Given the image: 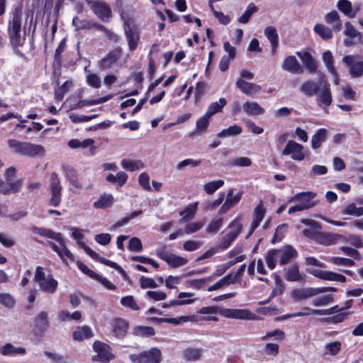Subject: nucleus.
<instances>
[{
    "label": "nucleus",
    "instance_id": "1",
    "mask_svg": "<svg viewBox=\"0 0 363 363\" xmlns=\"http://www.w3.org/2000/svg\"><path fill=\"white\" fill-rule=\"evenodd\" d=\"M31 230L35 234L56 240L58 242L57 245L52 241H48L47 245L50 247L63 261L66 259L70 261L74 260L73 254L66 247L65 238L60 233L55 232L48 228L36 226L32 227Z\"/></svg>",
    "mask_w": 363,
    "mask_h": 363
},
{
    "label": "nucleus",
    "instance_id": "2",
    "mask_svg": "<svg viewBox=\"0 0 363 363\" xmlns=\"http://www.w3.org/2000/svg\"><path fill=\"white\" fill-rule=\"evenodd\" d=\"M22 13L21 7H16L13 9L12 18L9 21L8 28L11 44L17 54L18 48L23 45L25 40L21 36Z\"/></svg>",
    "mask_w": 363,
    "mask_h": 363
},
{
    "label": "nucleus",
    "instance_id": "3",
    "mask_svg": "<svg viewBox=\"0 0 363 363\" xmlns=\"http://www.w3.org/2000/svg\"><path fill=\"white\" fill-rule=\"evenodd\" d=\"M9 147L16 154L29 157L42 156L45 154V148L41 145L21 142L16 139H9L7 142Z\"/></svg>",
    "mask_w": 363,
    "mask_h": 363
},
{
    "label": "nucleus",
    "instance_id": "4",
    "mask_svg": "<svg viewBox=\"0 0 363 363\" xmlns=\"http://www.w3.org/2000/svg\"><path fill=\"white\" fill-rule=\"evenodd\" d=\"M33 281L38 285L40 291L50 294H53L58 286V281L52 274H46L41 266L36 267Z\"/></svg>",
    "mask_w": 363,
    "mask_h": 363
},
{
    "label": "nucleus",
    "instance_id": "5",
    "mask_svg": "<svg viewBox=\"0 0 363 363\" xmlns=\"http://www.w3.org/2000/svg\"><path fill=\"white\" fill-rule=\"evenodd\" d=\"M129 358L133 363H160L162 352L160 349L152 347L139 354H131Z\"/></svg>",
    "mask_w": 363,
    "mask_h": 363
},
{
    "label": "nucleus",
    "instance_id": "6",
    "mask_svg": "<svg viewBox=\"0 0 363 363\" xmlns=\"http://www.w3.org/2000/svg\"><path fill=\"white\" fill-rule=\"evenodd\" d=\"M49 189L50 191V197L48 201L49 205L53 207L59 206L62 201V186L58 175L55 172H52L50 175Z\"/></svg>",
    "mask_w": 363,
    "mask_h": 363
},
{
    "label": "nucleus",
    "instance_id": "7",
    "mask_svg": "<svg viewBox=\"0 0 363 363\" xmlns=\"http://www.w3.org/2000/svg\"><path fill=\"white\" fill-rule=\"evenodd\" d=\"M281 155L282 157L291 156L293 160L301 162L305 159L306 152L304 147L301 144L295 140H290L283 149Z\"/></svg>",
    "mask_w": 363,
    "mask_h": 363
},
{
    "label": "nucleus",
    "instance_id": "8",
    "mask_svg": "<svg viewBox=\"0 0 363 363\" xmlns=\"http://www.w3.org/2000/svg\"><path fill=\"white\" fill-rule=\"evenodd\" d=\"M93 349L96 353V355L92 357L94 362L107 363L114 358L111 347L104 342L95 341L93 344Z\"/></svg>",
    "mask_w": 363,
    "mask_h": 363
},
{
    "label": "nucleus",
    "instance_id": "9",
    "mask_svg": "<svg viewBox=\"0 0 363 363\" xmlns=\"http://www.w3.org/2000/svg\"><path fill=\"white\" fill-rule=\"evenodd\" d=\"M124 31L129 50H135L140 42V32L132 24L130 20L125 21Z\"/></svg>",
    "mask_w": 363,
    "mask_h": 363
},
{
    "label": "nucleus",
    "instance_id": "10",
    "mask_svg": "<svg viewBox=\"0 0 363 363\" xmlns=\"http://www.w3.org/2000/svg\"><path fill=\"white\" fill-rule=\"evenodd\" d=\"M316 95L317 104L325 111L328 113V108L333 101L332 93L330 84L328 82H324L322 87L319 89Z\"/></svg>",
    "mask_w": 363,
    "mask_h": 363
},
{
    "label": "nucleus",
    "instance_id": "11",
    "mask_svg": "<svg viewBox=\"0 0 363 363\" xmlns=\"http://www.w3.org/2000/svg\"><path fill=\"white\" fill-rule=\"evenodd\" d=\"M229 227L231 228V230L222 238L218 245V247L222 250H226L231 245L237 238L242 229L241 223L236 220L233 221Z\"/></svg>",
    "mask_w": 363,
    "mask_h": 363
},
{
    "label": "nucleus",
    "instance_id": "12",
    "mask_svg": "<svg viewBox=\"0 0 363 363\" xmlns=\"http://www.w3.org/2000/svg\"><path fill=\"white\" fill-rule=\"evenodd\" d=\"M157 255L165 261L171 267L176 268L187 263V259L167 251L164 247L156 252Z\"/></svg>",
    "mask_w": 363,
    "mask_h": 363
},
{
    "label": "nucleus",
    "instance_id": "13",
    "mask_svg": "<svg viewBox=\"0 0 363 363\" xmlns=\"http://www.w3.org/2000/svg\"><path fill=\"white\" fill-rule=\"evenodd\" d=\"M309 272L314 277L319 278L322 280L345 283L347 279L346 277L342 274L328 270L313 269L309 271Z\"/></svg>",
    "mask_w": 363,
    "mask_h": 363
},
{
    "label": "nucleus",
    "instance_id": "14",
    "mask_svg": "<svg viewBox=\"0 0 363 363\" xmlns=\"http://www.w3.org/2000/svg\"><path fill=\"white\" fill-rule=\"evenodd\" d=\"M277 250L280 265H285L291 262L298 256L296 250L291 245H286L280 249H277Z\"/></svg>",
    "mask_w": 363,
    "mask_h": 363
},
{
    "label": "nucleus",
    "instance_id": "15",
    "mask_svg": "<svg viewBox=\"0 0 363 363\" xmlns=\"http://www.w3.org/2000/svg\"><path fill=\"white\" fill-rule=\"evenodd\" d=\"M111 331L117 338L124 337L128 332L129 324L127 320L121 318H116L111 321Z\"/></svg>",
    "mask_w": 363,
    "mask_h": 363
},
{
    "label": "nucleus",
    "instance_id": "16",
    "mask_svg": "<svg viewBox=\"0 0 363 363\" xmlns=\"http://www.w3.org/2000/svg\"><path fill=\"white\" fill-rule=\"evenodd\" d=\"M284 71L292 74H300L303 72V68L296 57L294 55H289L284 58L281 65Z\"/></svg>",
    "mask_w": 363,
    "mask_h": 363
},
{
    "label": "nucleus",
    "instance_id": "17",
    "mask_svg": "<svg viewBox=\"0 0 363 363\" xmlns=\"http://www.w3.org/2000/svg\"><path fill=\"white\" fill-rule=\"evenodd\" d=\"M315 196V194L311 191L301 192L290 198L289 202H298L301 206H306L307 209H308L315 206V203L313 201Z\"/></svg>",
    "mask_w": 363,
    "mask_h": 363
},
{
    "label": "nucleus",
    "instance_id": "18",
    "mask_svg": "<svg viewBox=\"0 0 363 363\" xmlns=\"http://www.w3.org/2000/svg\"><path fill=\"white\" fill-rule=\"evenodd\" d=\"M91 7L94 13L104 21H108L111 16V9L108 4L101 1L92 2Z\"/></svg>",
    "mask_w": 363,
    "mask_h": 363
},
{
    "label": "nucleus",
    "instance_id": "19",
    "mask_svg": "<svg viewBox=\"0 0 363 363\" xmlns=\"http://www.w3.org/2000/svg\"><path fill=\"white\" fill-rule=\"evenodd\" d=\"M320 290L313 287L297 288L292 290L291 296L296 301L306 299L308 298L316 296Z\"/></svg>",
    "mask_w": 363,
    "mask_h": 363
},
{
    "label": "nucleus",
    "instance_id": "20",
    "mask_svg": "<svg viewBox=\"0 0 363 363\" xmlns=\"http://www.w3.org/2000/svg\"><path fill=\"white\" fill-rule=\"evenodd\" d=\"M297 56L301 60L306 69L311 74L315 73L318 62L308 52H297Z\"/></svg>",
    "mask_w": 363,
    "mask_h": 363
},
{
    "label": "nucleus",
    "instance_id": "21",
    "mask_svg": "<svg viewBox=\"0 0 363 363\" xmlns=\"http://www.w3.org/2000/svg\"><path fill=\"white\" fill-rule=\"evenodd\" d=\"M48 326V313L45 311H41L33 320V330L36 334L43 333L47 330Z\"/></svg>",
    "mask_w": 363,
    "mask_h": 363
},
{
    "label": "nucleus",
    "instance_id": "22",
    "mask_svg": "<svg viewBox=\"0 0 363 363\" xmlns=\"http://www.w3.org/2000/svg\"><path fill=\"white\" fill-rule=\"evenodd\" d=\"M265 213V209L262 203H260L256 206L253 213V219L251 223L247 238H249L255 230L259 226L261 221L263 220Z\"/></svg>",
    "mask_w": 363,
    "mask_h": 363
},
{
    "label": "nucleus",
    "instance_id": "23",
    "mask_svg": "<svg viewBox=\"0 0 363 363\" xmlns=\"http://www.w3.org/2000/svg\"><path fill=\"white\" fill-rule=\"evenodd\" d=\"M121 54V50L116 48L112 51H110L107 55L101 60L99 62V67L101 69H105L111 67L115 64L118 59L120 57Z\"/></svg>",
    "mask_w": 363,
    "mask_h": 363
},
{
    "label": "nucleus",
    "instance_id": "24",
    "mask_svg": "<svg viewBox=\"0 0 363 363\" xmlns=\"http://www.w3.org/2000/svg\"><path fill=\"white\" fill-rule=\"evenodd\" d=\"M323 81L320 79L319 84L313 80H307L304 82L300 88L301 92H303L306 96L311 97L318 93L319 89L321 88L320 86H323Z\"/></svg>",
    "mask_w": 363,
    "mask_h": 363
},
{
    "label": "nucleus",
    "instance_id": "25",
    "mask_svg": "<svg viewBox=\"0 0 363 363\" xmlns=\"http://www.w3.org/2000/svg\"><path fill=\"white\" fill-rule=\"evenodd\" d=\"M236 85L242 93L250 96L257 94L261 90L259 85L247 82L242 79L236 82Z\"/></svg>",
    "mask_w": 363,
    "mask_h": 363
},
{
    "label": "nucleus",
    "instance_id": "26",
    "mask_svg": "<svg viewBox=\"0 0 363 363\" xmlns=\"http://www.w3.org/2000/svg\"><path fill=\"white\" fill-rule=\"evenodd\" d=\"M63 170L67 179L69 184L77 189H82L83 186L78 180V175L77 171L69 165H64Z\"/></svg>",
    "mask_w": 363,
    "mask_h": 363
},
{
    "label": "nucleus",
    "instance_id": "27",
    "mask_svg": "<svg viewBox=\"0 0 363 363\" xmlns=\"http://www.w3.org/2000/svg\"><path fill=\"white\" fill-rule=\"evenodd\" d=\"M26 352L24 347H15L11 343H6L0 347V353L4 356L23 355Z\"/></svg>",
    "mask_w": 363,
    "mask_h": 363
},
{
    "label": "nucleus",
    "instance_id": "28",
    "mask_svg": "<svg viewBox=\"0 0 363 363\" xmlns=\"http://www.w3.org/2000/svg\"><path fill=\"white\" fill-rule=\"evenodd\" d=\"M198 318L195 315H182L178 318H161L158 319L160 323H167L174 325H179L186 322H197Z\"/></svg>",
    "mask_w": 363,
    "mask_h": 363
},
{
    "label": "nucleus",
    "instance_id": "29",
    "mask_svg": "<svg viewBox=\"0 0 363 363\" xmlns=\"http://www.w3.org/2000/svg\"><path fill=\"white\" fill-rule=\"evenodd\" d=\"M243 111L249 116H259L264 113V109L255 101H247L242 105Z\"/></svg>",
    "mask_w": 363,
    "mask_h": 363
},
{
    "label": "nucleus",
    "instance_id": "30",
    "mask_svg": "<svg viewBox=\"0 0 363 363\" xmlns=\"http://www.w3.org/2000/svg\"><path fill=\"white\" fill-rule=\"evenodd\" d=\"M337 9L349 18H354L353 6L349 0H339L337 2Z\"/></svg>",
    "mask_w": 363,
    "mask_h": 363
},
{
    "label": "nucleus",
    "instance_id": "31",
    "mask_svg": "<svg viewBox=\"0 0 363 363\" xmlns=\"http://www.w3.org/2000/svg\"><path fill=\"white\" fill-rule=\"evenodd\" d=\"M341 213L344 216L360 217L363 216V207H358L354 203H348L342 209Z\"/></svg>",
    "mask_w": 363,
    "mask_h": 363
},
{
    "label": "nucleus",
    "instance_id": "32",
    "mask_svg": "<svg viewBox=\"0 0 363 363\" xmlns=\"http://www.w3.org/2000/svg\"><path fill=\"white\" fill-rule=\"evenodd\" d=\"M328 130L325 128H320L311 138V147L313 150L319 148L325 140Z\"/></svg>",
    "mask_w": 363,
    "mask_h": 363
},
{
    "label": "nucleus",
    "instance_id": "33",
    "mask_svg": "<svg viewBox=\"0 0 363 363\" xmlns=\"http://www.w3.org/2000/svg\"><path fill=\"white\" fill-rule=\"evenodd\" d=\"M337 236L333 233L319 232L315 241L320 245H331L336 242Z\"/></svg>",
    "mask_w": 363,
    "mask_h": 363
},
{
    "label": "nucleus",
    "instance_id": "34",
    "mask_svg": "<svg viewBox=\"0 0 363 363\" xmlns=\"http://www.w3.org/2000/svg\"><path fill=\"white\" fill-rule=\"evenodd\" d=\"M198 202H195L188 206L185 211L180 213V216H182V218L179 220V223L190 221L194 218L198 208Z\"/></svg>",
    "mask_w": 363,
    "mask_h": 363
},
{
    "label": "nucleus",
    "instance_id": "35",
    "mask_svg": "<svg viewBox=\"0 0 363 363\" xmlns=\"http://www.w3.org/2000/svg\"><path fill=\"white\" fill-rule=\"evenodd\" d=\"M203 350L201 348L188 347L183 352L184 357L189 362L198 361L202 354Z\"/></svg>",
    "mask_w": 363,
    "mask_h": 363
},
{
    "label": "nucleus",
    "instance_id": "36",
    "mask_svg": "<svg viewBox=\"0 0 363 363\" xmlns=\"http://www.w3.org/2000/svg\"><path fill=\"white\" fill-rule=\"evenodd\" d=\"M73 338L75 340L81 341L93 336L91 329L88 326L78 327L73 333Z\"/></svg>",
    "mask_w": 363,
    "mask_h": 363
},
{
    "label": "nucleus",
    "instance_id": "37",
    "mask_svg": "<svg viewBox=\"0 0 363 363\" xmlns=\"http://www.w3.org/2000/svg\"><path fill=\"white\" fill-rule=\"evenodd\" d=\"M72 24L76 27L77 30L91 29L94 27H97L99 29L103 28L101 25H97L86 20H81L77 16L73 18Z\"/></svg>",
    "mask_w": 363,
    "mask_h": 363
},
{
    "label": "nucleus",
    "instance_id": "38",
    "mask_svg": "<svg viewBox=\"0 0 363 363\" xmlns=\"http://www.w3.org/2000/svg\"><path fill=\"white\" fill-rule=\"evenodd\" d=\"M226 104L225 99L220 98L218 101L213 102L208 106L205 113L211 118L216 113L220 112Z\"/></svg>",
    "mask_w": 363,
    "mask_h": 363
},
{
    "label": "nucleus",
    "instance_id": "39",
    "mask_svg": "<svg viewBox=\"0 0 363 363\" xmlns=\"http://www.w3.org/2000/svg\"><path fill=\"white\" fill-rule=\"evenodd\" d=\"M257 11L258 7L254 3H250L244 13L238 18V22L242 24L248 23L252 16Z\"/></svg>",
    "mask_w": 363,
    "mask_h": 363
},
{
    "label": "nucleus",
    "instance_id": "40",
    "mask_svg": "<svg viewBox=\"0 0 363 363\" xmlns=\"http://www.w3.org/2000/svg\"><path fill=\"white\" fill-rule=\"evenodd\" d=\"M285 278L289 281H297L302 279V276L299 272L297 264H294L290 267L285 269Z\"/></svg>",
    "mask_w": 363,
    "mask_h": 363
},
{
    "label": "nucleus",
    "instance_id": "41",
    "mask_svg": "<svg viewBox=\"0 0 363 363\" xmlns=\"http://www.w3.org/2000/svg\"><path fill=\"white\" fill-rule=\"evenodd\" d=\"M113 201V197L111 194H104L94 203V206L96 208H106L111 206Z\"/></svg>",
    "mask_w": 363,
    "mask_h": 363
},
{
    "label": "nucleus",
    "instance_id": "42",
    "mask_svg": "<svg viewBox=\"0 0 363 363\" xmlns=\"http://www.w3.org/2000/svg\"><path fill=\"white\" fill-rule=\"evenodd\" d=\"M121 166L123 169L130 172H133L145 167L143 162L141 160H133L124 159L121 161Z\"/></svg>",
    "mask_w": 363,
    "mask_h": 363
},
{
    "label": "nucleus",
    "instance_id": "43",
    "mask_svg": "<svg viewBox=\"0 0 363 363\" xmlns=\"http://www.w3.org/2000/svg\"><path fill=\"white\" fill-rule=\"evenodd\" d=\"M344 34L352 39H357V42H361L362 35L359 32L350 21H346L345 23Z\"/></svg>",
    "mask_w": 363,
    "mask_h": 363
},
{
    "label": "nucleus",
    "instance_id": "44",
    "mask_svg": "<svg viewBox=\"0 0 363 363\" xmlns=\"http://www.w3.org/2000/svg\"><path fill=\"white\" fill-rule=\"evenodd\" d=\"M242 131V128L241 126L233 125L226 129L222 130L220 133H218V137L224 138L228 137L237 136L240 135Z\"/></svg>",
    "mask_w": 363,
    "mask_h": 363
},
{
    "label": "nucleus",
    "instance_id": "45",
    "mask_svg": "<svg viewBox=\"0 0 363 363\" xmlns=\"http://www.w3.org/2000/svg\"><path fill=\"white\" fill-rule=\"evenodd\" d=\"M106 180L111 183L118 184L121 186L127 182L128 174L124 172H119L116 175L110 174L106 177Z\"/></svg>",
    "mask_w": 363,
    "mask_h": 363
},
{
    "label": "nucleus",
    "instance_id": "46",
    "mask_svg": "<svg viewBox=\"0 0 363 363\" xmlns=\"http://www.w3.org/2000/svg\"><path fill=\"white\" fill-rule=\"evenodd\" d=\"M265 260L267 267L270 269H274L278 260L279 261L277 249H272L269 250L266 254Z\"/></svg>",
    "mask_w": 363,
    "mask_h": 363
},
{
    "label": "nucleus",
    "instance_id": "47",
    "mask_svg": "<svg viewBox=\"0 0 363 363\" xmlns=\"http://www.w3.org/2000/svg\"><path fill=\"white\" fill-rule=\"evenodd\" d=\"M223 185L224 181L222 179L211 181L203 185V190L207 194L211 195Z\"/></svg>",
    "mask_w": 363,
    "mask_h": 363
},
{
    "label": "nucleus",
    "instance_id": "48",
    "mask_svg": "<svg viewBox=\"0 0 363 363\" xmlns=\"http://www.w3.org/2000/svg\"><path fill=\"white\" fill-rule=\"evenodd\" d=\"M72 86V81L65 82L60 86L55 89V97L57 101H61L65 96V94L69 90Z\"/></svg>",
    "mask_w": 363,
    "mask_h": 363
},
{
    "label": "nucleus",
    "instance_id": "49",
    "mask_svg": "<svg viewBox=\"0 0 363 363\" xmlns=\"http://www.w3.org/2000/svg\"><path fill=\"white\" fill-rule=\"evenodd\" d=\"M155 333V329L150 326H136L133 329V334L140 337H151Z\"/></svg>",
    "mask_w": 363,
    "mask_h": 363
},
{
    "label": "nucleus",
    "instance_id": "50",
    "mask_svg": "<svg viewBox=\"0 0 363 363\" xmlns=\"http://www.w3.org/2000/svg\"><path fill=\"white\" fill-rule=\"evenodd\" d=\"M234 319L255 320L256 315L248 309H234Z\"/></svg>",
    "mask_w": 363,
    "mask_h": 363
},
{
    "label": "nucleus",
    "instance_id": "51",
    "mask_svg": "<svg viewBox=\"0 0 363 363\" xmlns=\"http://www.w3.org/2000/svg\"><path fill=\"white\" fill-rule=\"evenodd\" d=\"M314 31L325 40L330 39L333 37L332 29L323 24L315 25Z\"/></svg>",
    "mask_w": 363,
    "mask_h": 363
},
{
    "label": "nucleus",
    "instance_id": "52",
    "mask_svg": "<svg viewBox=\"0 0 363 363\" xmlns=\"http://www.w3.org/2000/svg\"><path fill=\"white\" fill-rule=\"evenodd\" d=\"M289 228V225L286 223H283L277 226L275 230L274 237L272 238V242L275 244L280 242L285 236Z\"/></svg>",
    "mask_w": 363,
    "mask_h": 363
},
{
    "label": "nucleus",
    "instance_id": "53",
    "mask_svg": "<svg viewBox=\"0 0 363 363\" xmlns=\"http://www.w3.org/2000/svg\"><path fill=\"white\" fill-rule=\"evenodd\" d=\"M177 298L179 301V306L192 304L196 301L194 294L190 292H180L178 294Z\"/></svg>",
    "mask_w": 363,
    "mask_h": 363
},
{
    "label": "nucleus",
    "instance_id": "54",
    "mask_svg": "<svg viewBox=\"0 0 363 363\" xmlns=\"http://www.w3.org/2000/svg\"><path fill=\"white\" fill-rule=\"evenodd\" d=\"M86 72V82L88 85L93 88L98 89L101 86V82L99 77L94 73L91 72L89 70L85 69Z\"/></svg>",
    "mask_w": 363,
    "mask_h": 363
},
{
    "label": "nucleus",
    "instance_id": "55",
    "mask_svg": "<svg viewBox=\"0 0 363 363\" xmlns=\"http://www.w3.org/2000/svg\"><path fill=\"white\" fill-rule=\"evenodd\" d=\"M242 197V193L239 192L235 195H233V189H230L228 191L225 202L233 208L236 206L240 201Z\"/></svg>",
    "mask_w": 363,
    "mask_h": 363
},
{
    "label": "nucleus",
    "instance_id": "56",
    "mask_svg": "<svg viewBox=\"0 0 363 363\" xmlns=\"http://www.w3.org/2000/svg\"><path fill=\"white\" fill-rule=\"evenodd\" d=\"M44 354L46 357L51 359L52 363H72V361L68 357H62L56 353L45 351L44 352Z\"/></svg>",
    "mask_w": 363,
    "mask_h": 363
},
{
    "label": "nucleus",
    "instance_id": "57",
    "mask_svg": "<svg viewBox=\"0 0 363 363\" xmlns=\"http://www.w3.org/2000/svg\"><path fill=\"white\" fill-rule=\"evenodd\" d=\"M121 304L123 306L130 308L133 311L140 310V307L133 296H126L123 297L121 299Z\"/></svg>",
    "mask_w": 363,
    "mask_h": 363
},
{
    "label": "nucleus",
    "instance_id": "58",
    "mask_svg": "<svg viewBox=\"0 0 363 363\" xmlns=\"http://www.w3.org/2000/svg\"><path fill=\"white\" fill-rule=\"evenodd\" d=\"M200 164L201 160H195L191 158H188L177 163L176 165V169L177 171H183L188 166H191V167H196Z\"/></svg>",
    "mask_w": 363,
    "mask_h": 363
},
{
    "label": "nucleus",
    "instance_id": "59",
    "mask_svg": "<svg viewBox=\"0 0 363 363\" xmlns=\"http://www.w3.org/2000/svg\"><path fill=\"white\" fill-rule=\"evenodd\" d=\"M328 261L333 264L345 266V267H352L355 264L354 260H352L351 259L340 257H329Z\"/></svg>",
    "mask_w": 363,
    "mask_h": 363
},
{
    "label": "nucleus",
    "instance_id": "60",
    "mask_svg": "<svg viewBox=\"0 0 363 363\" xmlns=\"http://www.w3.org/2000/svg\"><path fill=\"white\" fill-rule=\"evenodd\" d=\"M16 301L13 297L8 293H0V304L7 308H12Z\"/></svg>",
    "mask_w": 363,
    "mask_h": 363
},
{
    "label": "nucleus",
    "instance_id": "61",
    "mask_svg": "<svg viewBox=\"0 0 363 363\" xmlns=\"http://www.w3.org/2000/svg\"><path fill=\"white\" fill-rule=\"evenodd\" d=\"M233 283V279H232L231 274H228L219 281H218L216 284L208 287V291H213L217 290L224 285H229L230 284Z\"/></svg>",
    "mask_w": 363,
    "mask_h": 363
},
{
    "label": "nucleus",
    "instance_id": "62",
    "mask_svg": "<svg viewBox=\"0 0 363 363\" xmlns=\"http://www.w3.org/2000/svg\"><path fill=\"white\" fill-rule=\"evenodd\" d=\"M210 118L206 113L200 117L196 123V130L199 133L205 131L208 126Z\"/></svg>",
    "mask_w": 363,
    "mask_h": 363
},
{
    "label": "nucleus",
    "instance_id": "63",
    "mask_svg": "<svg viewBox=\"0 0 363 363\" xmlns=\"http://www.w3.org/2000/svg\"><path fill=\"white\" fill-rule=\"evenodd\" d=\"M322 60L325 66L326 67L328 72L334 71L333 58L332 52L330 50H327L323 53Z\"/></svg>",
    "mask_w": 363,
    "mask_h": 363
},
{
    "label": "nucleus",
    "instance_id": "64",
    "mask_svg": "<svg viewBox=\"0 0 363 363\" xmlns=\"http://www.w3.org/2000/svg\"><path fill=\"white\" fill-rule=\"evenodd\" d=\"M350 74L352 77H358L363 74V61L353 64L350 69Z\"/></svg>",
    "mask_w": 363,
    "mask_h": 363
}]
</instances>
